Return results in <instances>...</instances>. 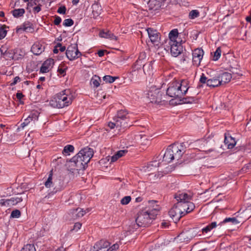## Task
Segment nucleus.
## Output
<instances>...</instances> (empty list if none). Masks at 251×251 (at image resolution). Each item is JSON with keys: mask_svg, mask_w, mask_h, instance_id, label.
I'll list each match as a JSON object with an SVG mask.
<instances>
[{"mask_svg": "<svg viewBox=\"0 0 251 251\" xmlns=\"http://www.w3.org/2000/svg\"><path fill=\"white\" fill-rule=\"evenodd\" d=\"M94 155L93 150L88 147L82 149L69 162L74 169L80 171L87 167V164Z\"/></svg>", "mask_w": 251, "mask_h": 251, "instance_id": "1", "label": "nucleus"}, {"mask_svg": "<svg viewBox=\"0 0 251 251\" xmlns=\"http://www.w3.org/2000/svg\"><path fill=\"white\" fill-rule=\"evenodd\" d=\"M159 211V207L157 206L153 207L152 209H145L138 214L135 221L140 227H146L149 226L153 220L156 218Z\"/></svg>", "mask_w": 251, "mask_h": 251, "instance_id": "2", "label": "nucleus"}, {"mask_svg": "<svg viewBox=\"0 0 251 251\" xmlns=\"http://www.w3.org/2000/svg\"><path fill=\"white\" fill-rule=\"evenodd\" d=\"M72 102L70 90H64L55 95L50 100V104L53 108H62Z\"/></svg>", "mask_w": 251, "mask_h": 251, "instance_id": "3", "label": "nucleus"}, {"mask_svg": "<svg viewBox=\"0 0 251 251\" xmlns=\"http://www.w3.org/2000/svg\"><path fill=\"white\" fill-rule=\"evenodd\" d=\"M187 92V89H181L179 81L175 80L169 84L166 93L170 97L181 98Z\"/></svg>", "mask_w": 251, "mask_h": 251, "instance_id": "4", "label": "nucleus"}, {"mask_svg": "<svg viewBox=\"0 0 251 251\" xmlns=\"http://www.w3.org/2000/svg\"><path fill=\"white\" fill-rule=\"evenodd\" d=\"M27 195L25 193L17 195L10 199H1L0 200V204L2 206H11L17 204L23 201H26Z\"/></svg>", "mask_w": 251, "mask_h": 251, "instance_id": "5", "label": "nucleus"}, {"mask_svg": "<svg viewBox=\"0 0 251 251\" xmlns=\"http://www.w3.org/2000/svg\"><path fill=\"white\" fill-rule=\"evenodd\" d=\"M171 149L172 154H173L174 159L178 160L185 152L186 146L185 143H175L168 146Z\"/></svg>", "mask_w": 251, "mask_h": 251, "instance_id": "6", "label": "nucleus"}, {"mask_svg": "<svg viewBox=\"0 0 251 251\" xmlns=\"http://www.w3.org/2000/svg\"><path fill=\"white\" fill-rule=\"evenodd\" d=\"M82 55L78 50L77 44H73L70 45L66 51V55L70 61L74 60Z\"/></svg>", "mask_w": 251, "mask_h": 251, "instance_id": "7", "label": "nucleus"}, {"mask_svg": "<svg viewBox=\"0 0 251 251\" xmlns=\"http://www.w3.org/2000/svg\"><path fill=\"white\" fill-rule=\"evenodd\" d=\"M114 122H109L108 126L110 129H113L114 127L117 128L119 130L125 129L131 125L129 123V119L128 120H125V119H116L113 120Z\"/></svg>", "mask_w": 251, "mask_h": 251, "instance_id": "8", "label": "nucleus"}, {"mask_svg": "<svg viewBox=\"0 0 251 251\" xmlns=\"http://www.w3.org/2000/svg\"><path fill=\"white\" fill-rule=\"evenodd\" d=\"M148 98L152 103H159L161 101L162 93L160 89L151 87L148 93Z\"/></svg>", "mask_w": 251, "mask_h": 251, "instance_id": "9", "label": "nucleus"}, {"mask_svg": "<svg viewBox=\"0 0 251 251\" xmlns=\"http://www.w3.org/2000/svg\"><path fill=\"white\" fill-rule=\"evenodd\" d=\"M52 171H51L50 172V174L49 175L48 178L47 180V181L45 183V185L47 188H50L51 187H54L53 190L50 192L48 195L46 196L44 199V200H46L47 199L50 198V197L51 196L53 195L55 193H56L58 191H60L61 190L62 188L61 186L57 187V186L55 185V183H53L52 181Z\"/></svg>", "mask_w": 251, "mask_h": 251, "instance_id": "10", "label": "nucleus"}, {"mask_svg": "<svg viewBox=\"0 0 251 251\" xmlns=\"http://www.w3.org/2000/svg\"><path fill=\"white\" fill-rule=\"evenodd\" d=\"M196 235V234L194 233L191 230L186 231L180 233L176 238H175V240L177 243H187L195 237Z\"/></svg>", "mask_w": 251, "mask_h": 251, "instance_id": "11", "label": "nucleus"}, {"mask_svg": "<svg viewBox=\"0 0 251 251\" xmlns=\"http://www.w3.org/2000/svg\"><path fill=\"white\" fill-rule=\"evenodd\" d=\"M177 204L178 207L182 212L183 216L192 211L195 207L194 204L190 201L186 202L179 201V202H177Z\"/></svg>", "mask_w": 251, "mask_h": 251, "instance_id": "12", "label": "nucleus"}, {"mask_svg": "<svg viewBox=\"0 0 251 251\" xmlns=\"http://www.w3.org/2000/svg\"><path fill=\"white\" fill-rule=\"evenodd\" d=\"M181 209L177 206V203L169 211L170 216L175 223H177L183 216Z\"/></svg>", "mask_w": 251, "mask_h": 251, "instance_id": "13", "label": "nucleus"}, {"mask_svg": "<svg viewBox=\"0 0 251 251\" xmlns=\"http://www.w3.org/2000/svg\"><path fill=\"white\" fill-rule=\"evenodd\" d=\"M148 32L149 37L150 39L151 42L154 45H158L160 43V37L159 36V33L156 29L153 28H148L146 29Z\"/></svg>", "mask_w": 251, "mask_h": 251, "instance_id": "14", "label": "nucleus"}, {"mask_svg": "<svg viewBox=\"0 0 251 251\" xmlns=\"http://www.w3.org/2000/svg\"><path fill=\"white\" fill-rule=\"evenodd\" d=\"M204 51L201 49H195L192 53L193 55V63L194 65L197 67L200 66L201 60L202 59Z\"/></svg>", "mask_w": 251, "mask_h": 251, "instance_id": "15", "label": "nucleus"}, {"mask_svg": "<svg viewBox=\"0 0 251 251\" xmlns=\"http://www.w3.org/2000/svg\"><path fill=\"white\" fill-rule=\"evenodd\" d=\"M174 42V43H169L171 46V53L174 57H177L183 51V47L181 45V42Z\"/></svg>", "mask_w": 251, "mask_h": 251, "instance_id": "16", "label": "nucleus"}, {"mask_svg": "<svg viewBox=\"0 0 251 251\" xmlns=\"http://www.w3.org/2000/svg\"><path fill=\"white\" fill-rule=\"evenodd\" d=\"M140 226L136 222H131L128 226L127 228L125 230L122 235L124 237H126L130 234H131L136 229H137Z\"/></svg>", "mask_w": 251, "mask_h": 251, "instance_id": "17", "label": "nucleus"}, {"mask_svg": "<svg viewBox=\"0 0 251 251\" xmlns=\"http://www.w3.org/2000/svg\"><path fill=\"white\" fill-rule=\"evenodd\" d=\"M33 31L34 28L32 27V25L29 22H25L22 25L17 27L16 28V32L17 33H21L22 31L32 32Z\"/></svg>", "mask_w": 251, "mask_h": 251, "instance_id": "18", "label": "nucleus"}, {"mask_svg": "<svg viewBox=\"0 0 251 251\" xmlns=\"http://www.w3.org/2000/svg\"><path fill=\"white\" fill-rule=\"evenodd\" d=\"M192 196L190 195L180 192L176 193L175 195V198L177 202L190 201L192 199Z\"/></svg>", "mask_w": 251, "mask_h": 251, "instance_id": "19", "label": "nucleus"}, {"mask_svg": "<svg viewBox=\"0 0 251 251\" xmlns=\"http://www.w3.org/2000/svg\"><path fill=\"white\" fill-rule=\"evenodd\" d=\"M54 63V59L52 58H49L46 60L40 68V72L42 73L48 72L50 68L53 66Z\"/></svg>", "mask_w": 251, "mask_h": 251, "instance_id": "20", "label": "nucleus"}, {"mask_svg": "<svg viewBox=\"0 0 251 251\" xmlns=\"http://www.w3.org/2000/svg\"><path fill=\"white\" fill-rule=\"evenodd\" d=\"M89 211V208H87L86 210L77 208L72 210L71 213L72 214V218L73 219H77L83 217L85 214Z\"/></svg>", "mask_w": 251, "mask_h": 251, "instance_id": "21", "label": "nucleus"}, {"mask_svg": "<svg viewBox=\"0 0 251 251\" xmlns=\"http://www.w3.org/2000/svg\"><path fill=\"white\" fill-rule=\"evenodd\" d=\"M217 76L221 85L229 82L232 78L231 75L227 72L223 73Z\"/></svg>", "mask_w": 251, "mask_h": 251, "instance_id": "22", "label": "nucleus"}, {"mask_svg": "<svg viewBox=\"0 0 251 251\" xmlns=\"http://www.w3.org/2000/svg\"><path fill=\"white\" fill-rule=\"evenodd\" d=\"M44 47H43L39 43L34 44L31 48V51L35 55H39L44 50Z\"/></svg>", "mask_w": 251, "mask_h": 251, "instance_id": "23", "label": "nucleus"}, {"mask_svg": "<svg viewBox=\"0 0 251 251\" xmlns=\"http://www.w3.org/2000/svg\"><path fill=\"white\" fill-rule=\"evenodd\" d=\"M91 9L93 17L96 19L101 13V6L98 3H95L92 5Z\"/></svg>", "mask_w": 251, "mask_h": 251, "instance_id": "24", "label": "nucleus"}, {"mask_svg": "<svg viewBox=\"0 0 251 251\" xmlns=\"http://www.w3.org/2000/svg\"><path fill=\"white\" fill-rule=\"evenodd\" d=\"M116 119H125V120H128V119H129V116L127 110H120L118 111L117 115L113 118V120Z\"/></svg>", "mask_w": 251, "mask_h": 251, "instance_id": "25", "label": "nucleus"}, {"mask_svg": "<svg viewBox=\"0 0 251 251\" xmlns=\"http://www.w3.org/2000/svg\"><path fill=\"white\" fill-rule=\"evenodd\" d=\"M224 143L229 149H232L236 145V142L234 138L231 136H227L226 134H225Z\"/></svg>", "mask_w": 251, "mask_h": 251, "instance_id": "26", "label": "nucleus"}, {"mask_svg": "<svg viewBox=\"0 0 251 251\" xmlns=\"http://www.w3.org/2000/svg\"><path fill=\"white\" fill-rule=\"evenodd\" d=\"M170 150L171 149L168 147L163 155V161L166 163H170L174 160V156L173 155V154H172Z\"/></svg>", "mask_w": 251, "mask_h": 251, "instance_id": "27", "label": "nucleus"}, {"mask_svg": "<svg viewBox=\"0 0 251 251\" xmlns=\"http://www.w3.org/2000/svg\"><path fill=\"white\" fill-rule=\"evenodd\" d=\"M148 5L150 10H156L161 6V3L157 0H149Z\"/></svg>", "mask_w": 251, "mask_h": 251, "instance_id": "28", "label": "nucleus"}, {"mask_svg": "<svg viewBox=\"0 0 251 251\" xmlns=\"http://www.w3.org/2000/svg\"><path fill=\"white\" fill-rule=\"evenodd\" d=\"M221 85L218 76L208 79L207 86L211 87H218Z\"/></svg>", "mask_w": 251, "mask_h": 251, "instance_id": "29", "label": "nucleus"}, {"mask_svg": "<svg viewBox=\"0 0 251 251\" xmlns=\"http://www.w3.org/2000/svg\"><path fill=\"white\" fill-rule=\"evenodd\" d=\"M127 151L126 150H120L115 153L111 158V162H114L117 160L119 158L124 156Z\"/></svg>", "mask_w": 251, "mask_h": 251, "instance_id": "30", "label": "nucleus"}, {"mask_svg": "<svg viewBox=\"0 0 251 251\" xmlns=\"http://www.w3.org/2000/svg\"><path fill=\"white\" fill-rule=\"evenodd\" d=\"M178 30L177 29L172 30L169 34V37L170 40V43H174V42H177L176 39L178 37Z\"/></svg>", "mask_w": 251, "mask_h": 251, "instance_id": "31", "label": "nucleus"}, {"mask_svg": "<svg viewBox=\"0 0 251 251\" xmlns=\"http://www.w3.org/2000/svg\"><path fill=\"white\" fill-rule=\"evenodd\" d=\"M154 61H151L148 63L145 64L143 66V69L145 74H150L152 70V64Z\"/></svg>", "mask_w": 251, "mask_h": 251, "instance_id": "32", "label": "nucleus"}, {"mask_svg": "<svg viewBox=\"0 0 251 251\" xmlns=\"http://www.w3.org/2000/svg\"><path fill=\"white\" fill-rule=\"evenodd\" d=\"M109 246L110 243L109 242L105 240H100L95 244L94 246V248L95 249H99V248H104L105 249H107Z\"/></svg>", "mask_w": 251, "mask_h": 251, "instance_id": "33", "label": "nucleus"}, {"mask_svg": "<svg viewBox=\"0 0 251 251\" xmlns=\"http://www.w3.org/2000/svg\"><path fill=\"white\" fill-rule=\"evenodd\" d=\"M14 17L18 18L23 16L25 13V10L24 8H19L14 9L11 11Z\"/></svg>", "mask_w": 251, "mask_h": 251, "instance_id": "34", "label": "nucleus"}, {"mask_svg": "<svg viewBox=\"0 0 251 251\" xmlns=\"http://www.w3.org/2000/svg\"><path fill=\"white\" fill-rule=\"evenodd\" d=\"M74 147L73 145H68L64 148L62 153L65 155H69L70 152H73L74 151Z\"/></svg>", "mask_w": 251, "mask_h": 251, "instance_id": "35", "label": "nucleus"}, {"mask_svg": "<svg viewBox=\"0 0 251 251\" xmlns=\"http://www.w3.org/2000/svg\"><path fill=\"white\" fill-rule=\"evenodd\" d=\"M227 222H231L233 224L235 225L239 223V222L235 217L233 218H226L223 220V222H220L218 226H221L223 224H225Z\"/></svg>", "mask_w": 251, "mask_h": 251, "instance_id": "36", "label": "nucleus"}, {"mask_svg": "<svg viewBox=\"0 0 251 251\" xmlns=\"http://www.w3.org/2000/svg\"><path fill=\"white\" fill-rule=\"evenodd\" d=\"M102 78L103 80L106 83H111L113 82L116 79H118L119 77L106 75L104 76Z\"/></svg>", "mask_w": 251, "mask_h": 251, "instance_id": "37", "label": "nucleus"}, {"mask_svg": "<svg viewBox=\"0 0 251 251\" xmlns=\"http://www.w3.org/2000/svg\"><path fill=\"white\" fill-rule=\"evenodd\" d=\"M100 77L95 75L92 78L91 80V83L92 84L94 87H98L100 85Z\"/></svg>", "mask_w": 251, "mask_h": 251, "instance_id": "38", "label": "nucleus"}, {"mask_svg": "<svg viewBox=\"0 0 251 251\" xmlns=\"http://www.w3.org/2000/svg\"><path fill=\"white\" fill-rule=\"evenodd\" d=\"M21 251H36V250L34 245L27 244L22 248Z\"/></svg>", "mask_w": 251, "mask_h": 251, "instance_id": "39", "label": "nucleus"}, {"mask_svg": "<svg viewBox=\"0 0 251 251\" xmlns=\"http://www.w3.org/2000/svg\"><path fill=\"white\" fill-rule=\"evenodd\" d=\"M200 16V12L197 10H193L191 11L189 14V18L190 19H194Z\"/></svg>", "mask_w": 251, "mask_h": 251, "instance_id": "40", "label": "nucleus"}, {"mask_svg": "<svg viewBox=\"0 0 251 251\" xmlns=\"http://www.w3.org/2000/svg\"><path fill=\"white\" fill-rule=\"evenodd\" d=\"M182 103H191L195 101L194 97L183 98L179 100Z\"/></svg>", "mask_w": 251, "mask_h": 251, "instance_id": "41", "label": "nucleus"}, {"mask_svg": "<svg viewBox=\"0 0 251 251\" xmlns=\"http://www.w3.org/2000/svg\"><path fill=\"white\" fill-rule=\"evenodd\" d=\"M221 52L222 51L221 48L218 47L214 53V56L213 58V60L214 61H217L219 59L221 55Z\"/></svg>", "mask_w": 251, "mask_h": 251, "instance_id": "42", "label": "nucleus"}, {"mask_svg": "<svg viewBox=\"0 0 251 251\" xmlns=\"http://www.w3.org/2000/svg\"><path fill=\"white\" fill-rule=\"evenodd\" d=\"M6 28V25L0 27V40L3 39L6 36L7 34V30L5 29Z\"/></svg>", "mask_w": 251, "mask_h": 251, "instance_id": "43", "label": "nucleus"}, {"mask_svg": "<svg viewBox=\"0 0 251 251\" xmlns=\"http://www.w3.org/2000/svg\"><path fill=\"white\" fill-rule=\"evenodd\" d=\"M21 213L18 209H15L12 211L10 218H18L21 216Z\"/></svg>", "mask_w": 251, "mask_h": 251, "instance_id": "44", "label": "nucleus"}, {"mask_svg": "<svg viewBox=\"0 0 251 251\" xmlns=\"http://www.w3.org/2000/svg\"><path fill=\"white\" fill-rule=\"evenodd\" d=\"M241 172L247 173L251 172V161L245 165L240 170Z\"/></svg>", "mask_w": 251, "mask_h": 251, "instance_id": "45", "label": "nucleus"}, {"mask_svg": "<svg viewBox=\"0 0 251 251\" xmlns=\"http://www.w3.org/2000/svg\"><path fill=\"white\" fill-rule=\"evenodd\" d=\"M110 33L111 32L109 31L101 30L99 33V35L101 38H109V37H110Z\"/></svg>", "mask_w": 251, "mask_h": 251, "instance_id": "46", "label": "nucleus"}, {"mask_svg": "<svg viewBox=\"0 0 251 251\" xmlns=\"http://www.w3.org/2000/svg\"><path fill=\"white\" fill-rule=\"evenodd\" d=\"M158 202L157 201H154V200H151V201H149L148 203H149V209H153V207H155L156 206L159 207V206L157 204V203Z\"/></svg>", "mask_w": 251, "mask_h": 251, "instance_id": "47", "label": "nucleus"}, {"mask_svg": "<svg viewBox=\"0 0 251 251\" xmlns=\"http://www.w3.org/2000/svg\"><path fill=\"white\" fill-rule=\"evenodd\" d=\"M33 119V116L29 115L26 119L25 120V121L21 124V126L24 128L25 126H27Z\"/></svg>", "mask_w": 251, "mask_h": 251, "instance_id": "48", "label": "nucleus"}, {"mask_svg": "<svg viewBox=\"0 0 251 251\" xmlns=\"http://www.w3.org/2000/svg\"><path fill=\"white\" fill-rule=\"evenodd\" d=\"M74 24V21L72 19H65L63 23V25L65 26H71Z\"/></svg>", "mask_w": 251, "mask_h": 251, "instance_id": "49", "label": "nucleus"}, {"mask_svg": "<svg viewBox=\"0 0 251 251\" xmlns=\"http://www.w3.org/2000/svg\"><path fill=\"white\" fill-rule=\"evenodd\" d=\"M130 196H125L121 200V203L123 205L128 204L131 201Z\"/></svg>", "mask_w": 251, "mask_h": 251, "instance_id": "50", "label": "nucleus"}, {"mask_svg": "<svg viewBox=\"0 0 251 251\" xmlns=\"http://www.w3.org/2000/svg\"><path fill=\"white\" fill-rule=\"evenodd\" d=\"M145 57V53H141L138 58V59L136 61L135 66L137 65H139L140 66H141V64H140L141 63V60L144 59V58Z\"/></svg>", "mask_w": 251, "mask_h": 251, "instance_id": "51", "label": "nucleus"}, {"mask_svg": "<svg viewBox=\"0 0 251 251\" xmlns=\"http://www.w3.org/2000/svg\"><path fill=\"white\" fill-rule=\"evenodd\" d=\"M208 79L207 77H206L204 74H202V75L201 76L200 79V82L202 84H205L206 83L207 85V82H208Z\"/></svg>", "mask_w": 251, "mask_h": 251, "instance_id": "52", "label": "nucleus"}, {"mask_svg": "<svg viewBox=\"0 0 251 251\" xmlns=\"http://www.w3.org/2000/svg\"><path fill=\"white\" fill-rule=\"evenodd\" d=\"M188 84V81L186 80L183 79L180 82L179 81V85H181V89H182V87H184L185 89H187L188 90L189 89V87H187Z\"/></svg>", "mask_w": 251, "mask_h": 251, "instance_id": "53", "label": "nucleus"}, {"mask_svg": "<svg viewBox=\"0 0 251 251\" xmlns=\"http://www.w3.org/2000/svg\"><path fill=\"white\" fill-rule=\"evenodd\" d=\"M61 21L62 19L60 17L58 16H55L53 23L55 25H58L60 24Z\"/></svg>", "mask_w": 251, "mask_h": 251, "instance_id": "54", "label": "nucleus"}, {"mask_svg": "<svg viewBox=\"0 0 251 251\" xmlns=\"http://www.w3.org/2000/svg\"><path fill=\"white\" fill-rule=\"evenodd\" d=\"M66 8L65 6H61L57 10V12L59 14H65L66 13Z\"/></svg>", "mask_w": 251, "mask_h": 251, "instance_id": "55", "label": "nucleus"}, {"mask_svg": "<svg viewBox=\"0 0 251 251\" xmlns=\"http://www.w3.org/2000/svg\"><path fill=\"white\" fill-rule=\"evenodd\" d=\"M81 226V224L78 222L75 224L74 226V228L73 229V230L77 231L78 229L80 228Z\"/></svg>", "mask_w": 251, "mask_h": 251, "instance_id": "56", "label": "nucleus"}, {"mask_svg": "<svg viewBox=\"0 0 251 251\" xmlns=\"http://www.w3.org/2000/svg\"><path fill=\"white\" fill-rule=\"evenodd\" d=\"M57 72L60 75H62V76H64L66 74V69H63L59 67L57 70Z\"/></svg>", "mask_w": 251, "mask_h": 251, "instance_id": "57", "label": "nucleus"}, {"mask_svg": "<svg viewBox=\"0 0 251 251\" xmlns=\"http://www.w3.org/2000/svg\"><path fill=\"white\" fill-rule=\"evenodd\" d=\"M159 162L157 160H154L150 162V165L154 167H157L159 166Z\"/></svg>", "mask_w": 251, "mask_h": 251, "instance_id": "58", "label": "nucleus"}, {"mask_svg": "<svg viewBox=\"0 0 251 251\" xmlns=\"http://www.w3.org/2000/svg\"><path fill=\"white\" fill-rule=\"evenodd\" d=\"M24 97V95L22 93H17L16 94L17 98L20 101V103L23 104L24 102L21 101V99Z\"/></svg>", "mask_w": 251, "mask_h": 251, "instance_id": "59", "label": "nucleus"}, {"mask_svg": "<svg viewBox=\"0 0 251 251\" xmlns=\"http://www.w3.org/2000/svg\"><path fill=\"white\" fill-rule=\"evenodd\" d=\"M119 248V246L117 243L113 244L111 247L109 248L112 251H116Z\"/></svg>", "mask_w": 251, "mask_h": 251, "instance_id": "60", "label": "nucleus"}, {"mask_svg": "<svg viewBox=\"0 0 251 251\" xmlns=\"http://www.w3.org/2000/svg\"><path fill=\"white\" fill-rule=\"evenodd\" d=\"M41 5L39 4L38 6L33 8V11L35 13H38L41 10Z\"/></svg>", "mask_w": 251, "mask_h": 251, "instance_id": "61", "label": "nucleus"}, {"mask_svg": "<svg viewBox=\"0 0 251 251\" xmlns=\"http://www.w3.org/2000/svg\"><path fill=\"white\" fill-rule=\"evenodd\" d=\"M20 80H21V78L19 76H16L14 78L13 82L11 83L10 85L11 86L15 85L17 83V82L18 81H20Z\"/></svg>", "mask_w": 251, "mask_h": 251, "instance_id": "62", "label": "nucleus"}, {"mask_svg": "<svg viewBox=\"0 0 251 251\" xmlns=\"http://www.w3.org/2000/svg\"><path fill=\"white\" fill-rule=\"evenodd\" d=\"M211 229L210 228V226L207 225L206 227L203 228L202 229V233H207L209 231H210Z\"/></svg>", "mask_w": 251, "mask_h": 251, "instance_id": "63", "label": "nucleus"}, {"mask_svg": "<svg viewBox=\"0 0 251 251\" xmlns=\"http://www.w3.org/2000/svg\"><path fill=\"white\" fill-rule=\"evenodd\" d=\"M208 226H210V229H212L213 228L216 227L217 226H218V225L217 224L216 222H213L210 224H209Z\"/></svg>", "mask_w": 251, "mask_h": 251, "instance_id": "64", "label": "nucleus"}]
</instances>
